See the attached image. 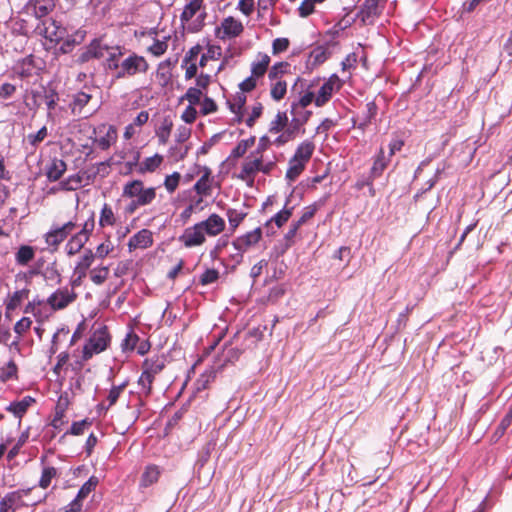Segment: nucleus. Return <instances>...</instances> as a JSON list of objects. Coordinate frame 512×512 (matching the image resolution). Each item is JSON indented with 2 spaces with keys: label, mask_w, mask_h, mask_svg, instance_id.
Here are the masks:
<instances>
[{
  "label": "nucleus",
  "mask_w": 512,
  "mask_h": 512,
  "mask_svg": "<svg viewBox=\"0 0 512 512\" xmlns=\"http://www.w3.org/2000/svg\"><path fill=\"white\" fill-rule=\"evenodd\" d=\"M329 56V51L323 46L314 48L310 53V60L313 64L319 65L323 63Z\"/></svg>",
  "instance_id": "nucleus-40"
},
{
  "label": "nucleus",
  "mask_w": 512,
  "mask_h": 512,
  "mask_svg": "<svg viewBox=\"0 0 512 512\" xmlns=\"http://www.w3.org/2000/svg\"><path fill=\"white\" fill-rule=\"evenodd\" d=\"M153 242L152 233L147 229H143L132 236L129 240V250H135L138 248L145 249L149 247Z\"/></svg>",
  "instance_id": "nucleus-16"
},
{
  "label": "nucleus",
  "mask_w": 512,
  "mask_h": 512,
  "mask_svg": "<svg viewBox=\"0 0 512 512\" xmlns=\"http://www.w3.org/2000/svg\"><path fill=\"white\" fill-rule=\"evenodd\" d=\"M109 276V268L107 266H102L98 268H94L90 272L91 281L96 285L103 284Z\"/></svg>",
  "instance_id": "nucleus-35"
},
{
  "label": "nucleus",
  "mask_w": 512,
  "mask_h": 512,
  "mask_svg": "<svg viewBox=\"0 0 512 512\" xmlns=\"http://www.w3.org/2000/svg\"><path fill=\"white\" fill-rule=\"evenodd\" d=\"M221 29L223 31V35L219 37L223 39L225 37L231 38L239 36L244 28L240 21L233 17H227L222 21Z\"/></svg>",
  "instance_id": "nucleus-17"
},
{
  "label": "nucleus",
  "mask_w": 512,
  "mask_h": 512,
  "mask_svg": "<svg viewBox=\"0 0 512 512\" xmlns=\"http://www.w3.org/2000/svg\"><path fill=\"white\" fill-rule=\"evenodd\" d=\"M227 216H228L229 224L233 228H236L240 224V222L244 219L245 215L243 213L238 212L237 210L230 209L227 212Z\"/></svg>",
  "instance_id": "nucleus-55"
},
{
  "label": "nucleus",
  "mask_w": 512,
  "mask_h": 512,
  "mask_svg": "<svg viewBox=\"0 0 512 512\" xmlns=\"http://www.w3.org/2000/svg\"><path fill=\"white\" fill-rule=\"evenodd\" d=\"M28 294H29V290H27V289H23V290L14 292L13 295L11 296L9 302L6 305V309L9 311L16 309L20 305L22 300L28 297Z\"/></svg>",
  "instance_id": "nucleus-39"
},
{
  "label": "nucleus",
  "mask_w": 512,
  "mask_h": 512,
  "mask_svg": "<svg viewBox=\"0 0 512 512\" xmlns=\"http://www.w3.org/2000/svg\"><path fill=\"white\" fill-rule=\"evenodd\" d=\"M96 173L97 172H94L93 174L83 173L82 175L75 174V175L69 176L67 179H65L59 183L60 189H62L64 191L77 190L78 188L81 187L84 179L86 180V184H89L96 176Z\"/></svg>",
  "instance_id": "nucleus-13"
},
{
  "label": "nucleus",
  "mask_w": 512,
  "mask_h": 512,
  "mask_svg": "<svg viewBox=\"0 0 512 512\" xmlns=\"http://www.w3.org/2000/svg\"><path fill=\"white\" fill-rule=\"evenodd\" d=\"M292 209L293 208H286L279 211L272 219L271 221H274L278 227H281L284 223L288 221L290 216L292 215Z\"/></svg>",
  "instance_id": "nucleus-49"
},
{
  "label": "nucleus",
  "mask_w": 512,
  "mask_h": 512,
  "mask_svg": "<svg viewBox=\"0 0 512 512\" xmlns=\"http://www.w3.org/2000/svg\"><path fill=\"white\" fill-rule=\"evenodd\" d=\"M202 91L196 87H190L181 100H187L189 105H196L200 103Z\"/></svg>",
  "instance_id": "nucleus-43"
},
{
  "label": "nucleus",
  "mask_w": 512,
  "mask_h": 512,
  "mask_svg": "<svg viewBox=\"0 0 512 512\" xmlns=\"http://www.w3.org/2000/svg\"><path fill=\"white\" fill-rule=\"evenodd\" d=\"M98 484V478L95 476H92L89 478V480L81 487L79 490L77 497L74 499V501L71 503V508L67 512H79L81 509V505L79 502L86 498L87 495L95 489V487Z\"/></svg>",
  "instance_id": "nucleus-15"
},
{
  "label": "nucleus",
  "mask_w": 512,
  "mask_h": 512,
  "mask_svg": "<svg viewBox=\"0 0 512 512\" xmlns=\"http://www.w3.org/2000/svg\"><path fill=\"white\" fill-rule=\"evenodd\" d=\"M180 178H181V176L178 172H174L173 174L168 175L166 177L164 185L168 192L172 193L176 190V188L179 184Z\"/></svg>",
  "instance_id": "nucleus-50"
},
{
  "label": "nucleus",
  "mask_w": 512,
  "mask_h": 512,
  "mask_svg": "<svg viewBox=\"0 0 512 512\" xmlns=\"http://www.w3.org/2000/svg\"><path fill=\"white\" fill-rule=\"evenodd\" d=\"M160 471L157 466H148L142 474L141 486L148 487L158 481Z\"/></svg>",
  "instance_id": "nucleus-30"
},
{
  "label": "nucleus",
  "mask_w": 512,
  "mask_h": 512,
  "mask_svg": "<svg viewBox=\"0 0 512 512\" xmlns=\"http://www.w3.org/2000/svg\"><path fill=\"white\" fill-rule=\"evenodd\" d=\"M49 26L44 23V28L41 30V34L50 41H56L61 38V34L58 32L59 27L56 25L54 20H49Z\"/></svg>",
  "instance_id": "nucleus-38"
},
{
  "label": "nucleus",
  "mask_w": 512,
  "mask_h": 512,
  "mask_svg": "<svg viewBox=\"0 0 512 512\" xmlns=\"http://www.w3.org/2000/svg\"><path fill=\"white\" fill-rule=\"evenodd\" d=\"M262 169V156L254 155L251 157V155L248 157V159L243 163L241 172L239 174V178L242 180H246L248 178L253 177V175L261 171Z\"/></svg>",
  "instance_id": "nucleus-14"
},
{
  "label": "nucleus",
  "mask_w": 512,
  "mask_h": 512,
  "mask_svg": "<svg viewBox=\"0 0 512 512\" xmlns=\"http://www.w3.org/2000/svg\"><path fill=\"white\" fill-rule=\"evenodd\" d=\"M139 340V337L134 333H128L122 343V347L124 350H133L136 347V344Z\"/></svg>",
  "instance_id": "nucleus-59"
},
{
  "label": "nucleus",
  "mask_w": 512,
  "mask_h": 512,
  "mask_svg": "<svg viewBox=\"0 0 512 512\" xmlns=\"http://www.w3.org/2000/svg\"><path fill=\"white\" fill-rule=\"evenodd\" d=\"M288 118L286 113L279 112L276 115V118L270 124V132L278 133L280 132L287 124Z\"/></svg>",
  "instance_id": "nucleus-45"
},
{
  "label": "nucleus",
  "mask_w": 512,
  "mask_h": 512,
  "mask_svg": "<svg viewBox=\"0 0 512 512\" xmlns=\"http://www.w3.org/2000/svg\"><path fill=\"white\" fill-rule=\"evenodd\" d=\"M313 0H304L299 7V14L301 17H307L314 11Z\"/></svg>",
  "instance_id": "nucleus-60"
},
{
  "label": "nucleus",
  "mask_w": 512,
  "mask_h": 512,
  "mask_svg": "<svg viewBox=\"0 0 512 512\" xmlns=\"http://www.w3.org/2000/svg\"><path fill=\"white\" fill-rule=\"evenodd\" d=\"M510 426H512V407L509 409L505 417L500 422L498 428L495 431L494 437L496 439L502 437Z\"/></svg>",
  "instance_id": "nucleus-41"
},
{
  "label": "nucleus",
  "mask_w": 512,
  "mask_h": 512,
  "mask_svg": "<svg viewBox=\"0 0 512 512\" xmlns=\"http://www.w3.org/2000/svg\"><path fill=\"white\" fill-rule=\"evenodd\" d=\"M35 257V249L29 245H22L15 254L18 265L25 266Z\"/></svg>",
  "instance_id": "nucleus-22"
},
{
  "label": "nucleus",
  "mask_w": 512,
  "mask_h": 512,
  "mask_svg": "<svg viewBox=\"0 0 512 512\" xmlns=\"http://www.w3.org/2000/svg\"><path fill=\"white\" fill-rule=\"evenodd\" d=\"M32 324V321L30 318L28 317H23L22 319H20L14 326V331L19 334V335H22L24 334L27 330H29L30 326Z\"/></svg>",
  "instance_id": "nucleus-56"
},
{
  "label": "nucleus",
  "mask_w": 512,
  "mask_h": 512,
  "mask_svg": "<svg viewBox=\"0 0 512 512\" xmlns=\"http://www.w3.org/2000/svg\"><path fill=\"white\" fill-rule=\"evenodd\" d=\"M123 196L136 199L137 204L145 206L155 199L156 192L154 188L144 189L142 181L133 180L124 186Z\"/></svg>",
  "instance_id": "nucleus-1"
},
{
  "label": "nucleus",
  "mask_w": 512,
  "mask_h": 512,
  "mask_svg": "<svg viewBox=\"0 0 512 512\" xmlns=\"http://www.w3.org/2000/svg\"><path fill=\"white\" fill-rule=\"evenodd\" d=\"M305 163L298 161L297 159L291 158L289 161V168L286 172V179L290 182L295 181L298 176L303 172Z\"/></svg>",
  "instance_id": "nucleus-31"
},
{
  "label": "nucleus",
  "mask_w": 512,
  "mask_h": 512,
  "mask_svg": "<svg viewBox=\"0 0 512 512\" xmlns=\"http://www.w3.org/2000/svg\"><path fill=\"white\" fill-rule=\"evenodd\" d=\"M43 277L46 280L54 281L56 284L61 283V274L58 271L55 263H52L45 268L43 272Z\"/></svg>",
  "instance_id": "nucleus-44"
},
{
  "label": "nucleus",
  "mask_w": 512,
  "mask_h": 512,
  "mask_svg": "<svg viewBox=\"0 0 512 512\" xmlns=\"http://www.w3.org/2000/svg\"><path fill=\"white\" fill-rule=\"evenodd\" d=\"M17 366L13 361H10L6 367V369L0 374V378L2 381H7L16 376Z\"/></svg>",
  "instance_id": "nucleus-58"
},
{
  "label": "nucleus",
  "mask_w": 512,
  "mask_h": 512,
  "mask_svg": "<svg viewBox=\"0 0 512 512\" xmlns=\"http://www.w3.org/2000/svg\"><path fill=\"white\" fill-rule=\"evenodd\" d=\"M58 99V94L54 89L41 87L39 90L31 92V103L27 105L30 109H38L45 104L48 109V116H51V112L55 109Z\"/></svg>",
  "instance_id": "nucleus-2"
},
{
  "label": "nucleus",
  "mask_w": 512,
  "mask_h": 512,
  "mask_svg": "<svg viewBox=\"0 0 512 512\" xmlns=\"http://www.w3.org/2000/svg\"><path fill=\"white\" fill-rule=\"evenodd\" d=\"M198 16L197 18L195 19V21H193V23H191L189 26H188V30L191 31V32H197L199 31L203 25H204V20L207 16V13L205 11V9L202 7L201 11L198 12Z\"/></svg>",
  "instance_id": "nucleus-52"
},
{
  "label": "nucleus",
  "mask_w": 512,
  "mask_h": 512,
  "mask_svg": "<svg viewBox=\"0 0 512 512\" xmlns=\"http://www.w3.org/2000/svg\"><path fill=\"white\" fill-rule=\"evenodd\" d=\"M56 474L57 471L54 467L44 468L39 482L40 487L44 489L47 488L50 485L52 478H54Z\"/></svg>",
  "instance_id": "nucleus-47"
},
{
  "label": "nucleus",
  "mask_w": 512,
  "mask_h": 512,
  "mask_svg": "<svg viewBox=\"0 0 512 512\" xmlns=\"http://www.w3.org/2000/svg\"><path fill=\"white\" fill-rule=\"evenodd\" d=\"M54 0H31L27 3V12L32 13L36 18H42L49 14L54 8Z\"/></svg>",
  "instance_id": "nucleus-12"
},
{
  "label": "nucleus",
  "mask_w": 512,
  "mask_h": 512,
  "mask_svg": "<svg viewBox=\"0 0 512 512\" xmlns=\"http://www.w3.org/2000/svg\"><path fill=\"white\" fill-rule=\"evenodd\" d=\"M67 237L59 229H53L45 234V242L48 246H51L56 250L60 243H62Z\"/></svg>",
  "instance_id": "nucleus-32"
},
{
  "label": "nucleus",
  "mask_w": 512,
  "mask_h": 512,
  "mask_svg": "<svg viewBox=\"0 0 512 512\" xmlns=\"http://www.w3.org/2000/svg\"><path fill=\"white\" fill-rule=\"evenodd\" d=\"M262 237V231L261 228H256L248 233H246L243 236L237 237L233 242V247L239 252V260L237 262H240L242 259V254L246 252L248 249L256 245Z\"/></svg>",
  "instance_id": "nucleus-6"
},
{
  "label": "nucleus",
  "mask_w": 512,
  "mask_h": 512,
  "mask_svg": "<svg viewBox=\"0 0 512 512\" xmlns=\"http://www.w3.org/2000/svg\"><path fill=\"white\" fill-rule=\"evenodd\" d=\"M103 130H106L105 135L101 136L99 139H96V143L102 150H106L116 140L117 132L113 126L106 127L105 125H102L100 127V132Z\"/></svg>",
  "instance_id": "nucleus-20"
},
{
  "label": "nucleus",
  "mask_w": 512,
  "mask_h": 512,
  "mask_svg": "<svg viewBox=\"0 0 512 512\" xmlns=\"http://www.w3.org/2000/svg\"><path fill=\"white\" fill-rule=\"evenodd\" d=\"M34 401L35 400L32 397L26 396L19 402L11 403L7 410L13 412L17 417L20 418Z\"/></svg>",
  "instance_id": "nucleus-28"
},
{
  "label": "nucleus",
  "mask_w": 512,
  "mask_h": 512,
  "mask_svg": "<svg viewBox=\"0 0 512 512\" xmlns=\"http://www.w3.org/2000/svg\"><path fill=\"white\" fill-rule=\"evenodd\" d=\"M67 169L66 163L61 159H54L48 166L46 175L49 181H58Z\"/></svg>",
  "instance_id": "nucleus-19"
},
{
  "label": "nucleus",
  "mask_w": 512,
  "mask_h": 512,
  "mask_svg": "<svg viewBox=\"0 0 512 512\" xmlns=\"http://www.w3.org/2000/svg\"><path fill=\"white\" fill-rule=\"evenodd\" d=\"M94 261V253L92 250L87 249L84 252V255L81 257L80 261L77 263L74 269V275H77L71 281L72 287H78L82 284L83 278L86 277V271L90 268Z\"/></svg>",
  "instance_id": "nucleus-10"
},
{
  "label": "nucleus",
  "mask_w": 512,
  "mask_h": 512,
  "mask_svg": "<svg viewBox=\"0 0 512 512\" xmlns=\"http://www.w3.org/2000/svg\"><path fill=\"white\" fill-rule=\"evenodd\" d=\"M112 249H113V247H112L110 241H106L104 243H101L97 247V249H96V253L94 254V258L95 257L104 258V257H106L111 252Z\"/></svg>",
  "instance_id": "nucleus-62"
},
{
  "label": "nucleus",
  "mask_w": 512,
  "mask_h": 512,
  "mask_svg": "<svg viewBox=\"0 0 512 512\" xmlns=\"http://www.w3.org/2000/svg\"><path fill=\"white\" fill-rule=\"evenodd\" d=\"M315 214V208H311V207H308L306 208V210L304 211V213L302 214V216L300 217V219L293 223L290 230L288 231L286 237L289 239V238H292L295 236V234L297 233V230L299 229V227L304 224L306 221H308L309 219H311Z\"/></svg>",
  "instance_id": "nucleus-33"
},
{
  "label": "nucleus",
  "mask_w": 512,
  "mask_h": 512,
  "mask_svg": "<svg viewBox=\"0 0 512 512\" xmlns=\"http://www.w3.org/2000/svg\"><path fill=\"white\" fill-rule=\"evenodd\" d=\"M286 90H287L286 82L278 81L271 88V97L274 100L279 101L285 96Z\"/></svg>",
  "instance_id": "nucleus-48"
},
{
  "label": "nucleus",
  "mask_w": 512,
  "mask_h": 512,
  "mask_svg": "<svg viewBox=\"0 0 512 512\" xmlns=\"http://www.w3.org/2000/svg\"><path fill=\"white\" fill-rule=\"evenodd\" d=\"M203 0H192L188 3L180 16L182 24L189 22L198 12L201 11Z\"/></svg>",
  "instance_id": "nucleus-21"
},
{
  "label": "nucleus",
  "mask_w": 512,
  "mask_h": 512,
  "mask_svg": "<svg viewBox=\"0 0 512 512\" xmlns=\"http://www.w3.org/2000/svg\"><path fill=\"white\" fill-rule=\"evenodd\" d=\"M314 148L315 147L312 142L305 141L298 146V148L292 158L297 159L298 161L306 164L309 161V159L311 158Z\"/></svg>",
  "instance_id": "nucleus-23"
},
{
  "label": "nucleus",
  "mask_w": 512,
  "mask_h": 512,
  "mask_svg": "<svg viewBox=\"0 0 512 512\" xmlns=\"http://www.w3.org/2000/svg\"><path fill=\"white\" fill-rule=\"evenodd\" d=\"M115 216L112 208L108 204H104L101 210L99 224L101 227L112 226L115 224Z\"/></svg>",
  "instance_id": "nucleus-36"
},
{
  "label": "nucleus",
  "mask_w": 512,
  "mask_h": 512,
  "mask_svg": "<svg viewBox=\"0 0 512 512\" xmlns=\"http://www.w3.org/2000/svg\"><path fill=\"white\" fill-rule=\"evenodd\" d=\"M76 297L77 294L73 290L58 289L48 298L47 302L53 309L60 310L72 303Z\"/></svg>",
  "instance_id": "nucleus-8"
},
{
  "label": "nucleus",
  "mask_w": 512,
  "mask_h": 512,
  "mask_svg": "<svg viewBox=\"0 0 512 512\" xmlns=\"http://www.w3.org/2000/svg\"><path fill=\"white\" fill-rule=\"evenodd\" d=\"M154 377L150 376L149 374L142 372L138 384L141 387V391L145 393V395H149L151 393L152 389V383L154 381Z\"/></svg>",
  "instance_id": "nucleus-46"
},
{
  "label": "nucleus",
  "mask_w": 512,
  "mask_h": 512,
  "mask_svg": "<svg viewBox=\"0 0 512 512\" xmlns=\"http://www.w3.org/2000/svg\"><path fill=\"white\" fill-rule=\"evenodd\" d=\"M91 99H92L91 94L84 92V91L78 92L74 96V100L72 103V112L74 114L81 115L83 108L89 103V101Z\"/></svg>",
  "instance_id": "nucleus-26"
},
{
  "label": "nucleus",
  "mask_w": 512,
  "mask_h": 512,
  "mask_svg": "<svg viewBox=\"0 0 512 512\" xmlns=\"http://www.w3.org/2000/svg\"><path fill=\"white\" fill-rule=\"evenodd\" d=\"M289 47V40L287 38H277L273 41L272 49L274 54L286 51Z\"/></svg>",
  "instance_id": "nucleus-57"
},
{
  "label": "nucleus",
  "mask_w": 512,
  "mask_h": 512,
  "mask_svg": "<svg viewBox=\"0 0 512 512\" xmlns=\"http://www.w3.org/2000/svg\"><path fill=\"white\" fill-rule=\"evenodd\" d=\"M341 86V81L336 75H332L320 88L318 94L315 96V104L318 107L326 104L332 96L334 90H338Z\"/></svg>",
  "instance_id": "nucleus-9"
},
{
  "label": "nucleus",
  "mask_w": 512,
  "mask_h": 512,
  "mask_svg": "<svg viewBox=\"0 0 512 512\" xmlns=\"http://www.w3.org/2000/svg\"><path fill=\"white\" fill-rule=\"evenodd\" d=\"M168 44L166 41L156 40L149 48L148 51L154 56H161L166 52Z\"/></svg>",
  "instance_id": "nucleus-53"
},
{
  "label": "nucleus",
  "mask_w": 512,
  "mask_h": 512,
  "mask_svg": "<svg viewBox=\"0 0 512 512\" xmlns=\"http://www.w3.org/2000/svg\"><path fill=\"white\" fill-rule=\"evenodd\" d=\"M216 110H217V105L214 102V100H212L209 97H205L203 102H202V107H201L202 114L203 115H207V114H210L212 112H215Z\"/></svg>",
  "instance_id": "nucleus-61"
},
{
  "label": "nucleus",
  "mask_w": 512,
  "mask_h": 512,
  "mask_svg": "<svg viewBox=\"0 0 512 512\" xmlns=\"http://www.w3.org/2000/svg\"><path fill=\"white\" fill-rule=\"evenodd\" d=\"M109 341L110 336L106 327L95 330L89 338L88 343L84 346L83 359L88 360L94 354L104 351L107 348Z\"/></svg>",
  "instance_id": "nucleus-3"
},
{
  "label": "nucleus",
  "mask_w": 512,
  "mask_h": 512,
  "mask_svg": "<svg viewBox=\"0 0 512 512\" xmlns=\"http://www.w3.org/2000/svg\"><path fill=\"white\" fill-rule=\"evenodd\" d=\"M377 7H378L377 0H365V2L363 4V8L361 9V11L358 14V16L361 17L363 22H366V20L370 16L376 14Z\"/></svg>",
  "instance_id": "nucleus-37"
},
{
  "label": "nucleus",
  "mask_w": 512,
  "mask_h": 512,
  "mask_svg": "<svg viewBox=\"0 0 512 512\" xmlns=\"http://www.w3.org/2000/svg\"><path fill=\"white\" fill-rule=\"evenodd\" d=\"M213 178L211 177V170L208 167L203 168V175L195 183L194 190L198 195L209 196L211 195V183Z\"/></svg>",
  "instance_id": "nucleus-18"
},
{
  "label": "nucleus",
  "mask_w": 512,
  "mask_h": 512,
  "mask_svg": "<svg viewBox=\"0 0 512 512\" xmlns=\"http://www.w3.org/2000/svg\"><path fill=\"white\" fill-rule=\"evenodd\" d=\"M94 226H95L94 214L92 213L90 218L84 223L81 231H79L77 234L88 240L91 233L94 230Z\"/></svg>",
  "instance_id": "nucleus-54"
},
{
  "label": "nucleus",
  "mask_w": 512,
  "mask_h": 512,
  "mask_svg": "<svg viewBox=\"0 0 512 512\" xmlns=\"http://www.w3.org/2000/svg\"><path fill=\"white\" fill-rule=\"evenodd\" d=\"M88 240L82 236L75 234L66 244V251L69 256H73L80 252Z\"/></svg>",
  "instance_id": "nucleus-29"
},
{
  "label": "nucleus",
  "mask_w": 512,
  "mask_h": 512,
  "mask_svg": "<svg viewBox=\"0 0 512 512\" xmlns=\"http://www.w3.org/2000/svg\"><path fill=\"white\" fill-rule=\"evenodd\" d=\"M16 91V87L10 83H4L0 86V98L8 99L10 98Z\"/></svg>",
  "instance_id": "nucleus-64"
},
{
  "label": "nucleus",
  "mask_w": 512,
  "mask_h": 512,
  "mask_svg": "<svg viewBox=\"0 0 512 512\" xmlns=\"http://www.w3.org/2000/svg\"><path fill=\"white\" fill-rule=\"evenodd\" d=\"M196 116H197V111L196 109L194 108V106L192 105H189L183 112L181 118L183 119L184 122L186 123H193L196 119Z\"/></svg>",
  "instance_id": "nucleus-63"
},
{
  "label": "nucleus",
  "mask_w": 512,
  "mask_h": 512,
  "mask_svg": "<svg viewBox=\"0 0 512 512\" xmlns=\"http://www.w3.org/2000/svg\"><path fill=\"white\" fill-rule=\"evenodd\" d=\"M148 68L149 65L146 59L133 53L120 63V70L117 72L116 77L119 79L134 76L138 73H146Z\"/></svg>",
  "instance_id": "nucleus-4"
},
{
  "label": "nucleus",
  "mask_w": 512,
  "mask_h": 512,
  "mask_svg": "<svg viewBox=\"0 0 512 512\" xmlns=\"http://www.w3.org/2000/svg\"><path fill=\"white\" fill-rule=\"evenodd\" d=\"M162 161H163V157L159 154H155L152 157H148L143 162H141L140 171L141 172H153L155 169H157L160 166Z\"/></svg>",
  "instance_id": "nucleus-34"
},
{
  "label": "nucleus",
  "mask_w": 512,
  "mask_h": 512,
  "mask_svg": "<svg viewBox=\"0 0 512 512\" xmlns=\"http://www.w3.org/2000/svg\"><path fill=\"white\" fill-rule=\"evenodd\" d=\"M270 57L267 54H259V60L252 64L251 73L254 77H262L269 66Z\"/></svg>",
  "instance_id": "nucleus-27"
},
{
  "label": "nucleus",
  "mask_w": 512,
  "mask_h": 512,
  "mask_svg": "<svg viewBox=\"0 0 512 512\" xmlns=\"http://www.w3.org/2000/svg\"><path fill=\"white\" fill-rule=\"evenodd\" d=\"M179 240L188 248L199 246L205 242V232L202 226L197 223L192 227L186 228Z\"/></svg>",
  "instance_id": "nucleus-7"
},
{
  "label": "nucleus",
  "mask_w": 512,
  "mask_h": 512,
  "mask_svg": "<svg viewBox=\"0 0 512 512\" xmlns=\"http://www.w3.org/2000/svg\"><path fill=\"white\" fill-rule=\"evenodd\" d=\"M219 277V272L215 269H207L200 277L202 285L214 283Z\"/></svg>",
  "instance_id": "nucleus-51"
},
{
  "label": "nucleus",
  "mask_w": 512,
  "mask_h": 512,
  "mask_svg": "<svg viewBox=\"0 0 512 512\" xmlns=\"http://www.w3.org/2000/svg\"><path fill=\"white\" fill-rule=\"evenodd\" d=\"M164 366V360L159 357L146 359L143 362V371L155 378L164 369Z\"/></svg>",
  "instance_id": "nucleus-24"
},
{
  "label": "nucleus",
  "mask_w": 512,
  "mask_h": 512,
  "mask_svg": "<svg viewBox=\"0 0 512 512\" xmlns=\"http://www.w3.org/2000/svg\"><path fill=\"white\" fill-rule=\"evenodd\" d=\"M386 161L384 160V152L381 149L379 155L375 159L373 166L371 167V174L373 177H378L386 168Z\"/></svg>",
  "instance_id": "nucleus-42"
},
{
  "label": "nucleus",
  "mask_w": 512,
  "mask_h": 512,
  "mask_svg": "<svg viewBox=\"0 0 512 512\" xmlns=\"http://www.w3.org/2000/svg\"><path fill=\"white\" fill-rule=\"evenodd\" d=\"M123 55V48L120 46H113L108 50L107 54V67L110 70H120L119 58Z\"/></svg>",
  "instance_id": "nucleus-25"
},
{
  "label": "nucleus",
  "mask_w": 512,
  "mask_h": 512,
  "mask_svg": "<svg viewBox=\"0 0 512 512\" xmlns=\"http://www.w3.org/2000/svg\"><path fill=\"white\" fill-rule=\"evenodd\" d=\"M112 46H109L107 43L103 41V39H94L91 43L86 47L85 51L80 54L77 59L79 64L86 63L91 59H101L108 54V50H111Z\"/></svg>",
  "instance_id": "nucleus-5"
},
{
  "label": "nucleus",
  "mask_w": 512,
  "mask_h": 512,
  "mask_svg": "<svg viewBox=\"0 0 512 512\" xmlns=\"http://www.w3.org/2000/svg\"><path fill=\"white\" fill-rule=\"evenodd\" d=\"M205 234L216 236L225 229V221L217 214H211L205 221L199 222Z\"/></svg>",
  "instance_id": "nucleus-11"
}]
</instances>
